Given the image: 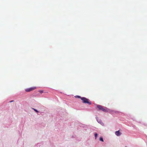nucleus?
Masks as SVG:
<instances>
[{"label": "nucleus", "mask_w": 147, "mask_h": 147, "mask_svg": "<svg viewBox=\"0 0 147 147\" xmlns=\"http://www.w3.org/2000/svg\"><path fill=\"white\" fill-rule=\"evenodd\" d=\"M81 100L82 101V102L84 103H87L89 105L91 104V102L89 101V100L86 98L83 97L81 98Z\"/></svg>", "instance_id": "1"}, {"label": "nucleus", "mask_w": 147, "mask_h": 147, "mask_svg": "<svg viewBox=\"0 0 147 147\" xmlns=\"http://www.w3.org/2000/svg\"><path fill=\"white\" fill-rule=\"evenodd\" d=\"M36 88V87H34L26 89L25 90L27 92H30L35 89Z\"/></svg>", "instance_id": "2"}, {"label": "nucleus", "mask_w": 147, "mask_h": 147, "mask_svg": "<svg viewBox=\"0 0 147 147\" xmlns=\"http://www.w3.org/2000/svg\"><path fill=\"white\" fill-rule=\"evenodd\" d=\"M115 134L116 136H119L121 135V134L120 132L118 130L115 132Z\"/></svg>", "instance_id": "3"}, {"label": "nucleus", "mask_w": 147, "mask_h": 147, "mask_svg": "<svg viewBox=\"0 0 147 147\" xmlns=\"http://www.w3.org/2000/svg\"><path fill=\"white\" fill-rule=\"evenodd\" d=\"M101 110H102L103 111L105 112H108V111L107 110V108H104V107H103L101 108Z\"/></svg>", "instance_id": "4"}, {"label": "nucleus", "mask_w": 147, "mask_h": 147, "mask_svg": "<svg viewBox=\"0 0 147 147\" xmlns=\"http://www.w3.org/2000/svg\"><path fill=\"white\" fill-rule=\"evenodd\" d=\"M97 107L98 108L99 110H101V108L102 107V106L100 105H97Z\"/></svg>", "instance_id": "5"}, {"label": "nucleus", "mask_w": 147, "mask_h": 147, "mask_svg": "<svg viewBox=\"0 0 147 147\" xmlns=\"http://www.w3.org/2000/svg\"><path fill=\"white\" fill-rule=\"evenodd\" d=\"M97 135H98V134L96 133H95V137L96 139V138L97 137Z\"/></svg>", "instance_id": "6"}, {"label": "nucleus", "mask_w": 147, "mask_h": 147, "mask_svg": "<svg viewBox=\"0 0 147 147\" xmlns=\"http://www.w3.org/2000/svg\"><path fill=\"white\" fill-rule=\"evenodd\" d=\"M100 140L102 142H103V140L102 137L100 138Z\"/></svg>", "instance_id": "7"}, {"label": "nucleus", "mask_w": 147, "mask_h": 147, "mask_svg": "<svg viewBox=\"0 0 147 147\" xmlns=\"http://www.w3.org/2000/svg\"><path fill=\"white\" fill-rule=\"evenodd\" d=\"M75 97L76 98H81H81H82L80 96H75Z\"/></svg>", "instance_id": "8"}, {"label": "nucleus", "mask_w": 147, "mask_h": 147, "mask_svg": "<svg viewBox=\"0 0 147 147\" xmlns=\"http://www.w3.org/2000/svg\"><path fill=\"white\" fill-rule=\"evenodd\" d=\"M33 109L34 110V111H35L36 112H38V111L37 110H36V109Z\"/></svg>", "instance_id": "9"}, {"label": "nucleus", "mask_w": 147, "mask_h": 147, "mask_svg": "<svg viewBox=\"0 0 147 147\" xmlns=\"http://www.w3.org/2000/svg\"><path fill=\"white\" fill-rule=\"evenodd\" d=\"M40 93H42L43 92V91H40Z\"/></svg>", "instance_id": "10"}, {"label": "nucleus", "mask_w": 147, "mask_h": 147, "mask_svg": "<svg viewBox=\"0 0 147 147\" xmlns=\"http://www.w3.org/2000/svg\"><path fill=\"white\" fill-rule=\"evenodd\" d=\"M13 101V100H12V101H10V102H12Z\"/></svg>", "instance_id": "11"}]
</instances>
